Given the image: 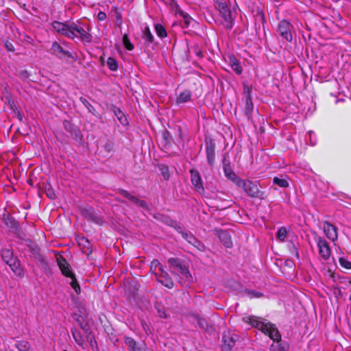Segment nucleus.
<instances>
[{"label":"nucleus","mask_w":351,"mask_h":351,"mask_svg":"<svg viewBox=\"0 0 351 351\" xmlns=\"http://www.w3.org/2000/svg\"><path fill=\"white\" fill-rule=\"evenodd\" d=\"M243 320L252 327L256 328L273 340V343L270 346V351L287 350V346L281 341V335L274 324L256 316H245L243 318Z\"/></svg>","instance_id":"f257e3e1"},{"label":"nucleus","mask_w":351,"mask_h":351,"mask_svg":"<svg viewBox=\"0 0 351 351\" xmlns=\"http://www.w3.org/2000/svg\"><path fill=\"white\" fill-rule=\"evenodd\" d=\"M170 270L172 274L178 276L182 286H188L192 282L193 278L189 268L182 263L180 259L171 258L168 260Z\"/></svg>","instance_id":"f03ea898"},{"label":"nucleus","mask_w":351,"mask_h":351,"mask_svg":"<svg viewBox=\"0 0 351 351\" xmlns=\"http://www.w3.org/2000/svg\"><path fill=\"white\" fill-rule=\"evenodd\" d=\"M57 263L60 269L61 270L62 274L66 277L70 278L71 281L69 282L71 287L73 289L75 292L77 294L80 293L81 289L80 287L75 278V276L72 271V269L70 265L68 263L66 260L62 257L57 258Z\"/></svg>","instance_id":"7ed1b4c3"},{"label":"nucleus","mask_w":351,"mask_h":351,"mask_svg":"<svg viewBox=\"0 0 351 351\" xmlns=\"http://www.w3.org/2000/svg\"><path fill=\"white\" fill-rule=\"evenodd\" d=\"M232 182L242 188L250 196L256 197L259 193V186L256 182L243 180L241 177H228Z\"/></svg>","instance_id":"20e7f679"},{"label":"nucleus","mask_w":351,"mask_h":351,"mask_svg":"<svg viewBox=\"0 0 351 351\" xmlns=\"http://www.w3.org/2000/svg\"><path fill=\"white\" fill-rule=\"evenodd\" d=\"M276 32L278 35L288 43H291L293 35L295 34V29L291 21L283 19L278 23L276 27Z\"/></svg>","instance_id":"39448f33"},{"label":"nucleus","mask_w":351,"mask_h":351,"mask_svg":"<svg viewBox=\"0 0 351 351\" xmlns=\"http://www.w3.org/2000/svg\"><path fill=\"white\" fill-rule=\"evenodd\" d=\"M216 143L210 136L205 138V152L208 164L213 167L215 163Z\"/></svg>","instance_id":"423d86ee"},{"label":"nucleus","mask_w":351,"mask_h":351,"mask_svg":"<svg viewBox=\"0 0 351 351\" xmlns=\"http://www.w3.org/2000/svg\"><path fill=\"white\" fill-rule=\"evenodd\" d=\"M72 32H73V39L78 38L82 43H89L92 41L93 36L89 33L90 30L88 27L87 29H84L82 27L78 25L77 23L73 22Z\"/></svg>","instance_id":"0eeeda50"},{"label":"nucleus","mask_w":351,"mask_h":351,"mask_svg":"<svg viewBox=\"0 0 351 351\" xmlns=\"http://www.w3.org/2000/svg\"><path fill=\"white\" fill-rule=\"evenodd\" d=\"M52 27L58 33L73 39V32H72L73 23H65L59 21H53L52 23Z\"/></svg>","instance_id":"6e6552de"},{"label":"nucleus","mask_w":351,"mask_h":351,"mask_svg":"<svg viewBox=\"0 0 351 351\" xmlns=\"http://www.w3.org/2000/svg\"><path fill=\"white\" fill-rule=\"evenodd\" d=\"M319 256L324 261H328L331 256V250L328 243L322 237L316 238Z\"/></svg>","instance_id":"1a4fd4ad"},{"label":"nucleus","mask_w":351,"mask_h":351,"mask_svg":"<svg viewBox=\"0 0 351 351\" xmlns=\"http://www.w3.org/2000/svg\"><path fill=\"white\" fill-rule=\"evenodd\" d=\"M64 130L70 134V136L78 142H81L83 135L80 128L70 121L65 120L63 122Z\"/></svg>","instance_id":"9d476101"},{"label":"nucleus","mask_w":351,"mask_h":351,"mask_svg":"<svg viewBox=\"0 0 351 351\" xmlns=\"http://www.w3.org/2000/svg\"><path fill=\"white\" fill-rule=\"evenodd\" d=\"M218 10L223 18V21L221 23L224 28L228 30H230L233 27L234 19L232 16V12L230 8L228 5Z\"/></svg>","instance_id":"9b49d317"},{"label":"nucleus","mask_w":351,"mask_h":351,"mask_svg":"<svg viewBox=\"0 0 351 351\" xmlns=\"http://www.w3.org/2000/svg\"><path fill=\"white\" fill-rule=\"evenodd\" d=\"M323 230L327 238L335 242L337 239V228L332 223L325 221L323 224Z\"/></svg>","instance_id":"f8f14e48"},{"label":"nucleus","mask_w":351,"mask_h":351,"mask_svg":"<svg viewBox=\"0 0 351 351\" xmlns=\"http://www.w3.org/2000/svg\"><path fill=\"white\" fill-rule=\"evenodd\" d=\"M157 280L167 288H172L173 282L169 274L164 270L162 267H160V273L156 276Z\"/></svg>","instance_id":"ddd939ff"},{"label":"nucleus","mask_w":351,"mask_h":351,"mask_svg":"<svg viewBox=\"0 0 351 351\" xmlns=\"http://www.w3.org/2000/svg\"><path fill=\"white\" fill-rule=\"evenodd\" d=\"M251 88L247 86L244 88V94L245 95V113L247 117H250L254 109V104L250 95Z\"/></svg>","instance_id":"4468645a"},{"label":"nucleus","mask_w":351,"mask_h":351,"mask_svg":"<svg viewBox=\"0 0 351 351\" xmlns=\"http://www.w3.org/2000/svg\"><path fill=\"white\" fill-rule=\"evenodd\" d=\"M222 168L225 176H236L234 171V166L227 153L224 154L223 156Z\"/></svg>","instance_id":"2eb2a0df"},{"label":"nucleus","mask_w":351,"mask_h":351,"mask_svg":"<svg viewBox=\"0 0 351 351\" xmlns=\"http://www.w3.org/2000/svg\"><path fill=\"white\" fill-rule=\"evenodd\" d=\"M108 108L114 113L121 125H128V120L126 116L119 108H117L114 104H110L108 106Z\"/></svg>","instance_id":"dca6fc26"},{"label":"nucleus","mask_w":351,"mask_h":351,"mask_svg":"<svg viewBox=\"0 0 351 351\" xmlns=\"http://www.w3.org/2000/svg\"><path fill=\"white\" fill-rule=\"evenodd\" d=\"M51 51L52 54L55 55L58 58H62L64 56L69 58L72 57V55L69 51L64 50L62 46L56 41L51 45Z\"/></svg>","instance_id":"f3484780"},{"label":"nucleus","mask_w":351,"mask_h":351,"mask_svg":"<svg viewBox=\"0 0 351 351\" xmlns=\"http://www.w3.org/2000/svg\"><path fill=\"white\" fill-rule=\"evenodd\" d=\"M124 341L130 351H147V346L145 344L138 346L132 337H125Z\"/></svg>","instance_id":"a211bd4d"},{"label":"nucleus","mask_w":351,"mask_h":351,"mask_svg":"<svg viewBox=\"0 0 351 351\" xmlns=\"http://www.w3.org/2000/svg\"><path fill=\"white\" fill-rule=\"evenodd\" d=\"M228 59L229 66L236 73V74L238 75H241L243 73V68L239 60L234 55L228 56Z\"/></svg>","instance_id":"6ab92c4d"},{"label":"nucleus","mask_w":351,"mask_h":351,"mask_svg":"<svg viewBox=\"0 0 351 351\" xmlns=\"http://www.w3.org/2000/svg\"><path fill=\"white\" fill-rule=\"evenodd\" d=\"M182 237L187 241L189 243L197 247L199 250L204 249V245L198 241L191 233L183 232Z\"/></svg>","instance_id":"aec40b11"},{"label":"nucleus","mask_w":351,"mask_h":351,"mask_svg":"<svg viewBox=\"0 0 351 351\" xmlns=\"http://www.w3.org/2000/svg\"><path fill=\"white\" fill-rule=\"evenodd\" d=\"M80 326H81L82 329L85 332V333L86 335L87 341L89 342L90 346L91 348L93 349V350L97 351L98 347H97V341L95 340V337L93 335H91V332L90 331L88 326L86 324V325L81 324Z\"/></svg>","instance_id":"412c9836"},{"label":"nucleus","mask_w":351,"mask_h":351,"mask_svg":"<svg viewBox=\"0 0 351 351\" xmlns=\"http://www.w3.org/2000/svg\"><path fill=\"white\" fill-rule=\"evenodd\" d=\"M7 265H9L12 271L18 276L23 277L24 276V271L21 266V263L19 261L14 258L13 260L10 261Z\"/></svg>","instance_id":"4be33fe9"},{"label":"nucleus","mask_w":351,"mask_h":351,"mask_svg":"<svg viewBox=\"0 0 351 351\" xmlns=\"http://www.w3.org/2000/svg\"><path fill=\"white\" fill-rule=\"evenodd\" d=\"M153 172L158 176H169V174L173 173L172 171L169 170L168 166L162 163L155 165L154 167Z\"/></svg>","instance_id":"5701e85b"},{"label":"nucleus","mask_w":351,"mask_h":351,"mask_svg":"<svg viewBox=\"0 0 351 351\" xmlns=\"http://www.w3.org/2000/svg\"><path fill=\"white\" fill-rule=\"evenodd\" d=\"M217 234L219 240L226 247L232 246L231 237L226 230H219L217 231Z\"/></svg>","instance_id":"b1692460"},{"label":"nucleus","mask_w":351,"mask_h":351,"mask_svg":"<svg viewBox=\"0 0 351 351\" xmlns=\"http://www.w3.org/2000/svg\"><path fill=\"white\" fill-rule=\"evenodd\" d=\"M84 215L88 219V220L97 225H101L103 223L102 218L100 216L95 214L93 209L84 211Z\"/></svg>","instance_id":"393cba45"},{"label":"nucleus","mask_w":351,"mask_h":351,"mask_svg":"<svg viewBox=\"0 0 351 351\" xmlns=\"http://www.w3.org/2000/svg\"><path fill=\"white\" fill-rule=\"evenodd\" d=\"M192 92L190 90H185L181 92L176 99V104H180L187 102L191 99Z\"/></svg>","instance_id":"a878e982"},{"label":"nucleus","mask_w":351,"mask_h":351,"mask_svg":"<svg viewBox=\"0 0 351 351\" xmlns=\"http://www.w3.org/2000/svg\"><path fill=\"white\" fill-rule=\"evenodd\" d=\"M71 333L75 343L82 348H84L85 341L80 331L75 328L71 329Z\"/></svg>","instance_id":"bb28decb"},{"label":"nucleus","mask_w":351,"mask_h":351,"mask_svg":"<svg viewBox=\"0 0 351 351\" xmlns=\"http://www.w3.org/2000/svg\"><path fill=\"white\" fill-rule=\"evenodd\" d=\"M191 182L197 192L202 194L204 191L202 177H191Z\"/></svg>","instance_id":"cd10ccee"},{"label":"nucleus","mask_w":351,"mask_h":351,"mask_svg":"<svg viewBox=\"0 0 351 351\" xmlns=\"http://www.w3.org/2000/svg\"><path fill=\"white\" fill-rule=\"evenodd\" d=\"M115 143L112 139H108L102 146L103 151L106 156L114 152Z\"/></svg>","instance_id":"c85d7f7f"},{"label":"nucleus","mask_w":351,"mask_h":351,"mask_svg":"<svg viewBox=\"0 0 351 351\" xmlns=\"http://www.w3.org/2000/svg\"><path fill=\"white\" fill-rule=\"evenodd\" d=\"M122 194L124 197L132 201V202L136 204L137 205H139L141 207H145L146 204L144 201L140 200L135 197L134 196L130 194L128 192L125 191H122Z\"/></svg>","instance_id":"c756f323"},{"label":"nucleus","mask_w":351,"mask_h":351,"mask_svg":"<svg viewBox=\"0 0 351 351\" xmlns=\"http://www.w3.org/2000/svg\"><path fill=\"white\" fill-rule=\"evenodd\" d=\"M143 38L149 44L152 43L154 41V37L152 34L151 30L148 26H146L145 27L143 34Z\"/></svg>","instance_id":"7c9ffc66"},{"label":"nucleus","mask_w":351,"mask_h":351,"mask_svg":"<svg viewBox=\"0 0 351 351\" xmlns=\"http://www.w3.org/2000/svg\"><path fill=\"white\" fill-rule=\"evenodd\" d=\"M1 256L3 261L7 264L10 261L13 260L14 257L13 256V253L10 250L8 249H3L1 251Z\"/></svg>","instance_id":"2f4dec72"},{"label":"nucleus","mask_w":351,"mask_h":351,"mask_svg":"<svg viewBox=\"0 0 351 351\" xmlns=\"http://www.w3.org/2000/svg\"><path fill=\"white\" fill-rule=\"evenodd\" d=\"M154 29L157 36L161 38H164L167 37V31L163 25L161 24L157 23L154 25Z\"/></svg>","instance_id":"473e14b6"},{"label":"nucleus","mask_w":351,"mask_h":351,"mask_svg":"<svg viewBox=\"0 0 351 351\" xmlns=\"http://www.w3.org/2000/svg\"><path fill=\"white\" fill-rule=\"evenodd\" d=\"M16 347L19 351H27L30 349V343L25 340L18 341L16 343Z\"/></svg>","instance_id":"72a5a7b5"},{"label":"nucleus","mask_w":351,"mask_h":351,"mask_svg":"<svg viewBox=\"0 0 351 351\" xmlns=\"http://www.w3.org/2000/svg\"><path fill=\"white\" fill-rule=\"evenodd\" d=\"M80 101L87 108L89 112L92 113L93 115H95L97 112L95 108L89 103V101L86 99L81 97L80 98Z\"/></svg>","instance_id":"f704fd0d"},{"label":"nucleus","mask_w":351,"mask_h":351,"mask_svg":"<svg viewBox=\"0 0 351 351\" xmlns=\"http://www.w3.org/2000/svg\"><path fill=\"white\" fill-rule=\"evenodd\" d=\"M106 64L109 69L112 71H116L118 69V62L115 58L112 57H109L107 59Z\"/></svg>","instance_id":"c9c22d12"},{"label":"nucleus","mask_w":351,"mask_h":351,"mask_svg":"<svg viewBox=\"0 0 351 351\" xmlns=\"http://www.w3.org/2000/svg\"><path fill=\"white\" fill-rule=\"evenodd\" d=\"M123 45L124 47L128 51H132L134 48V45L130 42L129 36L127 34L123 36Z\"/></svg>","instance_id":"e433bc0d"},{"label":"nucleus","mask_w":351,"mask_h":351,"mask_svg":"<svg viewBox=\"0 0 351 351\" xmlns=\"http://www.w3.org/2000/svg\"><path fill=\"white\" fill-rule=\"evenodd\" d=\"M160 267H162V266L161 265V264L158 260L154 259L151 262L150 268H151V270L153 271V273L155 274V276H156L157 274H158L160 273Z\"/></svg>","instance_id":"4c0bfd02"},{"label":"nucleus","mask_w":351,"mask_h":351,"mask_svg":"<svg viewBox=\"0 0 351 351\" xmlns=\"http://www.w3.org/2000/svg\"><path fill=\"white\" fill-rule=\"evenodd\" d=\"M274 183L282 188L289 186L288 181L282 177H274Z\"/></svg>","instance_id":"58836bf2"},{"label":"nucleus","mask_w":351,"mask_h":351,"mask_svg":"<svg viewBox=\"0 0 351 351\" xmlns=\"http://www.w3.org/2000/svg\"><path fill=\"white\" fill-rule=\"evenodd\" d=\"M255 20L259 21L263 25L266 23V18L263 11L258 9L255 15Z\"/></svg>","instance_id":"ea45409f"},{"label":"nucleus","mask_w":351,"mask_h":351,"mask_svg":"<svg viewBox=\"0 0 351 351\" xmlns=\"http://www.w3.org/2000/svg\"><path fill=\"white\" fill-rule=\"evenodd\" d=\"M191 51L199 59L203 58L204 56V54L203 51H202L200 47L197 44H195L191 47Z\"/></svg>","instance_id":"a19ab883"},{"label":"nucleus","mask_w":351,"mask_h":351,"mask_svg":"<svg viewBox=\"0 0 351 351\" xmlns=\"http://www.w3.org/2000/svg\"><path fill=\"white\" fill-rule=\"evenodd\" d=\"M287 232L285 228L282 227L279 228L276 233V237L280 241H284L287 237Z\"/></svg>","instance_id":"79ce46f5"},{"label":"nucleus","mask_w":351,"mask_h":351,"mask_svg":"<svg viewBox=\"0 0 351 351\" xmlns=\"http://www.w3.org/2000/svg\"><path fill=\"white\" fill-rule=\"evenodd\" d=\"M339 263L342 267H343L346 269H351V262L350 261H348V259L347 258H345V257L339 258Z\"/></svg>","instance_id":"37998d69"},{"label":"nucleus","mask_w":351,"mask_h":351,"mask_svg":"<svg viewBox=\"0 0 351 351\" xmlns=\"http://www.w3.org/2000/svg\"><path fill=\"white\" fill-rule=\"evenodd\" d=\"M223 341L224 346H227L228 348H232L234 344V338L232 337H227L226 335L223 337Z\"/></svg>","instance_id":"c03bdc74"},{"label":"nucleus","mask_w":351,"mask_h":351,"mask_svg":"<svg viewBox=\"0 0 351 351\" xmlns=\"http://www.w3.org/2000/svg\"><path fill=\"white\" fill-rule=\"evenodd\" d=\"M172 9L175 11L176 14H179L180 16L182 15L184 11L180 8L176 1H172L171 3Z\"/></svg>","instance_id":"a18cd8bd"},{"label":"nucleus","mask_w":351,"mask_h":351,"mask_svg":"<svg viewBox=\"0 0 351 351\" xmlns=\"http://www.w3.org/2000/svg\"><path fill=\"white\" fill-rule=\"evenodd\" d=\"M228 0H216L215 8L217 10L222 9L224 7L228 6Z\"/></svg>","instance_id":"49530a36"},{"label":"nucleus","mask_w":351,"mask_h":351,"mask_svg":"<svg viewBox=\"0 0 351 351\" xmlns=\"http://www.w3.org/2000/svg\"><path fill=\"white\" fill-rule=\"evenodd\" d=\"M184 19V27H188L190 25L191 21V17L185 12H184L183 14L180 16Z\"/></svg>","instance_id":"de8ad7c7"},{"label":"nucleus","mask_w":351,"mask_h":351,"mask_svg":"<svg viewBox=\"0 0 351 351\" xmlns=\"http://www.w3.org/2000/svg\"><path fill=\"white\" fill-rule=\"evenodd\" d=\"M8 104L9 106V107L14 112H17L18 114L20 115V112L18 110V108L15 104V102L12 99V98H9L8 99Z\"/></svg>","instance_id":"09e8293b"},{"label":"nucleus","mask_w":351,"mask_h":351,"mask_svg":"<svg viewBox=\"0 0 351 351\" xmlns=\"http://www.w3.org/2000/svg\"><path fill=\"white\" fill-rule=\"evenodd\" d=\"M19 77L23 80H27L29 77V72L26 69L21 70L19 72Z\"/></svg>","instance_id":"8fccbe9b"},{"label":"nucleus","mask_w":351,"mask_h":351,"mask_svg":"<svg viewBox=\"0 0 351 351\" xmlns=\"http://www.w3.org/2000/svg\"><path fill=\"white\" fill-rule=\"evenodd\" d=\"M250 298H261L262 295H263V293L259 292V291H249L247 292Z\"/></svg>","instance_id":"3c124183"},{"label":"nucleus","mask_w":351,"mask_h":351,"mask_svg":"<svg viewBox=\"0 0 351 351\" xmlns=\"http://www.w3.org/2000/svg\"><path fill=\"white\" fill-rule=\"evenodd\" d=\"M5 47L8 51H14V47L12 43L7 40L5 42Z\"/></svg>","instance_id":"603ef678"},{"label":"nucleus","mask_w":351,"mask_h":351,"mask_svg":"<svg viewBox=\"0 0 351 351\" xmlns=\"http://www.w3.org/2000/svg\"><path fill=\"white\" fill-rule=\"evenodd\" d=\"M106 17H107L106 14L104 12H102V11L99 12V13L97 14V19L99 21H103L106 20Z\"/></svg>","instance_id":"864d4df0"},{"label":"nucleus","mask_w":351,"mask_h":351,"mask_svg":"<svg viewBox=\"0 0 351 351\" xmlns=\"http://www.w3.org/2000/svg\"><path fill=\"white\" fill-rule=\"evenodd\" d=\"M290 249L293 252V253L295 254V257L298 259L300 256H299V252H298L296 247L293 244H292L291 247Z\"/></svg>","instance_id":"5fc2aeb1"},{"label":"nucleus","mask_w":351,"mask_h":351,"mask_svg":"<svg viewBox=\"0 0 351 351\" xmlns=\"http://www.w3.org/2000/svg\"><path fill=\"white\" fill-rule=\"evenodd\" d=\"M142 326L143 328V330L147 332V330L149 328L148 326L145 322H142Z\"/></svg>","instance_id":"6e6d98bb"},{"label":"nucleus","mask_w":351,"mask_h":351,"mask_svg":"<svg viewBox=\"0 0 351 351\" xmlns=\"http://www.w3.org/2000/svg\"><path fill=\"white\" fill-rule=\"evenodd\" d=\"M169 136V132L168 131H165L164 133H163V137L164 138H165L166 140H167L168 137Z\"/></svg>","instance_id":"4d7b16f0"},{"label":"nucleus","mask_w":351,"mask_h":351,"mask_svg":"<svg viewBox=\"0 0 351 351\" xmlns=\"http://www.w3.org/2000/svg\"><path fill=\"white\" fill-rule=\"evenodd\" d=\"M159 313H160V317H166V314H165V313L164 311L162 312V313L160 311H159Z\"/></svg>","instance_id":"13d9d810"},{"label":"nucleus","mask_w":351,"mask_h":351,"mask_svg":"<svg viewBox=\"0 0 351 351\" xmlns=\"http://www.w3.org/2000/svg\"><path fill=\"white\" fill-rule=\"evenodd\" d=\"M27 181L30 185H33V180L31 177H29V179H28Z\"/></svg>","instance_id":"bf43d9fd"},{"label":"nucleus","mask_w":351,"mask_h":351,"mask_svg":"<svg viewBox=\"0 0 351 351\" xmlns=\"http://www.w3.org/2000/svg\"><path fill=\"white\" fill-rule=\"evenodd\" d=\"M48 195L51 199H53V197L52 194H48Z\"/></svg>","instance_id":"052dcab7"},{"label":"nucleus","mask_w":351,"mask_h":351,"mask_svg":"<svg viewBox=\"0 0 351 351\" xmlns=\"http://www.w3.org/2000/svg\"><path fill=\"white\" fill-rule=\"evenodd\" d=\"M190 172H191V173L193 175V173H194V170H193V169H191V170H190Z\"/></svg>","instance_id":"680f3d73"},{"label":"nucleus","mask_w":351,"mask_h":351,"mask_svg":"<svg viewBox=\"0 0 351 351\" xmlns=\"http://www.w3.org/2000/svg\"><path fill=\"white\" fill-rule=\"evenodd\" d=\"M117 19L121 18V16H120V14L119 13L117 14Z\"/></svg>","instance_id":"e2e57ef3"},{"label":"nucleus","mask_w":351,"mask_h":351,"mask_svg":"<svg viewBox=\"0 0 351 351\" xmlns=\"http://www.w3.org/2000/svg\"><path fill=\"white\" fill-rule=\"evenodd\" d=\"M198 324H201V320H198Z\"/></svg>","instance_id":"0e129e2a"},{"label":"nucleus","mask_w":351,"mask_h":351,"mask_svg":"<svg viewBox=\"0 0 351 351\" xmlns=\"http://www.w3.org/2000/svg\"><path fill=\"white\" fill-rule=\"evenodd\" d=\"M13 178H14V180H16L17 177L14 176V177H13Z\"/></svg>","instance_id":"69168bd1"},{"label":"nucleus","mask_w":351,"mask_h":351,"mask_svg":"<svg viewBox=\"0 0 351 351\" xmlns=\"http://www.w3.org/2000/svg\"><path fill=\"white\" fill-rule=\"evenodd\" d=\"M195 176H199L198 173L196 172L195 175Z\"/></svg>","instance_id":"338daca9"},{"label":"nucleus","mask_w":351,"mask_h":351,"mask_svg":"<svg viewBox=\"0 0 351 351\" xmlns=\"http://www.w3.org/2000/svg\"><path fill=\"white\" fill-rule=\"evenodd\" d=\"M350 282V284H351V280H350V282Z\"/></svg>","instance_id":"774afa93"}]
</instances>
